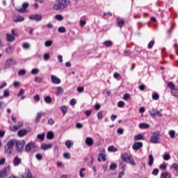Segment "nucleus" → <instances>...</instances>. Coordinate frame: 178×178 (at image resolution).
I'll return each mask as SVG.
<instances>
[{
  "mask_svg": "<svg viewBox=\"0 0 178 178\" xmlns=\"http://www.w3.org/2000/svg\"><path fill=\"white\" fill-rule=\"evenodd\" d=\"M70 5V0H56V3L54 5V10H65L67 6Z\"/></svg>",
  "mask_w": 178,
  "mask_h": 178,
  "instance_id": "1",
  "label": "nucleus"
},
{
  "mask_svg": "<svg viewBox=\"0 0 178 178\" xmlns=\"http://www.w3.org/2000/svg\"><path fill=\"white\" fill-rule=\"evenodd\" d=\"M121 158L124 162H127V163H130L132 166L136 165V161L133 159L131 155H129L127 153L122 154L121 155Z\"/></svg>",
  "mask_w": 178,
  "mask_h": 178,
  "instance_id": "2",
  "label": "nucleus"
},
{
  "mask_svg": "<svg viewBox=\"0 0 178 178\" xmlns=\"http://www.w3.org/2000/svg\"><path fill=\"white\" fill-rule=\"evenodd\" d=\"M26 142L24 140H15V148L17 152L19 154H22L23 152V149L24 148V145Z\"/></svg>",
  "mask_w": 178,
  "mask_h": 178,
  "instance_id": "3",
  "label": "nucleus"
},
{
  "mask_svg": "<svg viewBox=\"0 0 178 178\" xmlns=\"http://www.w3.org/2000/svg\"><path fill=\"white\" fill-rule=\"evenodd\" d=\"M159 138H161V134L159 131H156L153 133L150 138V143L152 144H159Z\"/></svg>",
  "mask_w": 178,
  "mask_h": 178,
  "instance_id": "4",
  "label": "nucleus"
},
{
  "mask_svg": "<svg viewBox=\"0 0 178 178\" xmlns=\"http://www.w3.org/2000/svg\"><path fill=\"white\" fill-rule=\"evenodd\" d=\"M15 144H16V139H11L7 143V148L6 149L7 154H12V150L13 149V147H15Z\"/></svg>",
  "mask_w": 178,
  "mask_h": 178,
  "instance_id": "5",
  "label": "nucleus"
},
{
  "mask_svg": "<svg viewBox=\"0 0 178 178\" xmlns=\"http://www.w3.org/2000/svg\"><path fill=\"white\" fill-rule=\"evenodd\" d=\"M9 175H10V165H9L0 170V177H8Z\"/></svg>",
  "mask_w": 178,
  "mask_h": 178,
  "instance_id": "6",
  "label": "nucleus"
},
{
  "mask_svg": "<svg viewBox=\"0 0 178 178\" xmlns=\"http://www.w3.org/2000/svg\"><path fill=\"white\" fill-rule=\"evenodd\" d=\"M34 148H35V143L29 142L25 146V152H27L29 154V152H31V151H33Z\"/></svg>",
  "mask_w": 178,
  "mask_h": 178,
  "instance_id": "7",
  "label": "nucleus"
},
{
  "mask_svg": "<svg viewBox=\"0 0 178 178\" xmlns=\"http://www.w3.org/2000/svg\"><path fill=\"white\" fill-rule=\"evenodd\" d=\"M13 65H17V62H16V60L13 58H10L7 60L6 62L5 63V67L8 69V67H11Z\"/></svg>",
  "mask_w": 178,
  "mask_h": 178,
  "instance_id": "8",
  "label": "nucleus"
},
{
  "mask_svg": "<svg viewBox=\"0 0 178 178\" xmlns=\"http://www.w3.org/2000/svg\"><path fill=\"white\" fill-rule=\"evenodd\" d=\"M149 115L152 116V118H154L156 116H159V118H162V114L161 112L152 108V110L149 111Z\"/></svg>",
  "mask_w": 178,
  "mask_h": 178,
  "instance_id": "9",
  "label": "nucleus"
},
{
  "mask_svg": "<svg viewBox=\"0 0 178 178\" xmlns=\"http://www.w3.org/2000/svg\"><path fill=\"white\" fill-rule=\"evenodd\" d=\"M23 126V122H18L17 125H13L10 126L9 127L10 131H17L18 129H20Z\"/></svg>",
  "mask_w": 178,
  "mask_h": 178,
  "instance_id": "10",
  "label": "nucleus"
},
{
  "mask_svg": "<svg viewBox=\"0 0 178 178\" xmlns=\"http://www.w3.org/2000/svg\"><path fill=\"white\" fill-rule=\"evenodd\" d=\"M140 148H143V142H136L132 145V149L134 151H138V149H140Z\"/></svg>",
  "mask_w": 178,
  "mask_h": 178,
  "instance_id": "11",
  "label": "nucleus"
},
{
  "mask_svg": "<svg viewBox=\"0 0 178 178\" xmlns=\"http://www.w3.org/2000/svg\"><path fill=\"white\" fill-rule=\"evenodd\" d=\"M29 19L31 20H35V22H41V20L42 19V17L41 16V15L35 14L29 16Z\"/></svg>",
  "mask_w": 178,
  "mask_h": 178,
  "instance_id": "12",
  "label": "nucleus"
},
{
  "mask_svg": "<svg viewBox=\"0 0 178 178\" xmlns=\"http://www.w3.org/2000/svg\"><path fill=\"white\" fill-rule=\"evenodd\" d=\"M13 163L14 166H19V165H21L22 163V158L19 157L18 156H16L14 157L13 160Z\"/></svg>",
  "mask_w": 178,
  "mask_h": 178,
  "instance_id": "13",
  "label": "nucleus"
},
{
  "mask_svg": "<svg viewBox=\"0 0 178 178\" xmlns=\"http://www.w3.org/2000/svg\"><path fill=\"white\" fill-rule=\"evenodd\" d=\"M29 8V3H24L22 4V8H16V10L18 11L19 13H24L26 12V9Z\"/></svg>",
  "mask_w": 178,
  "mask_h": 178,
  "instance_id": "14",
  "label": "nucleus"
},
{
  "mask_svg": "<svg viewBox=\"0 0 178 178\" xmlns=\"http://www.w3.org/2000/svg\"><path fill=\"white\" fill-rule=\"evenodd\" d=\"M13 20L15 22V23H20L22 22H24V17L17 15L13 17Z\"/></svg>",
  "mask_w": 178,
  "mask_h": 178,
  "instance_id": "15",
  "label": "nucleus"
},
{
  "mask_svg": "<svg viewBox=\"0 0 178 178\" xmlns=\"http://www.w3.org/2000/svg\"><path fill=\"white\" fill-rule=\"evenodd\" d=\"M51 83L53 84H60V79L55 75L51 76Z\"/></svg>",
  "mask_w": 178,
  "mask_h": 178,
  "instance_id": "16",
  "label": "nucleus"
},
{
  "mask_svg": "<svg viewBox=\"0 0 178 178\" xmlns=\"http://www.w3.org/2000/svg\"><path fill=\"white\" fill-rule=\"evenodd\" d=\"M85 143L88 147H92L94 144V139H92V138L88 137L86 138Z\"/></svg>",
  "mask_w": 178,
  "mask_h": 178,
  "instance_id": "17",
  "label": "nucleus"
},
{
  "mask_svg": "<svg viewBox=\"0 0 178 178\" xmlns=\"http://www.w3.org/2000/svg\"><path fill=\"white\" fill-rule=\"evenodd\" d=\"M42 116H45V113H44V112H40V113H38L37 114V117H36V119H35L36 123H40V122L41 118H42Z\"/></svg>",
  "mask_w": 178,
  "mask_h": 178,
  "instance_id": "18",
  "label": "nucleus"
},
{
  "mask_svg": "<svg viewBox=\"0 0 178 178\" xmlns=\"http://www.w3.org/2000/svg\"><path fill=\"white\" fill-rule=\"evenodd\" d=\"M97 161L99 162H101V161H103L104 162H105V161H106V155H105V154L104 153H99Z\"/></svg>",
  "mask_w": 178,
  "mask_h": 178,
  "instance_id": "19",
  "label": "nucleus"
},
{
  "mask_svg": "<svg viewBox=\"0 0 178 178\" xmlns=\"http://www.w3.org/2000/svg\"><path fill=\"white\" fill-rule=\"evenodd\" d=\"M118 27H123L124 26V20L122 18H117Z\"/></svg>",
  "mask_w": 178,
  "mask_h": 178,
  "instance_id": "20",
  "label": "nucleus"
},
{
  "mask_svg": "<svg viewBox=\"0 0 178 178\" xmlns=\"http://www.w3.org/2000/svg\"><path fill=\"white\" fill-rule=\"evenodd\" d=\"M7 41H8V42H13V41H15V36H13V35L8 33L7 35Z\"/></svg>",
  "mask_w": 178,
  "mask_h": 178,
  "instance_id": "21",
  "label": "nucleus"
},
{
  "mask_svg": "<svg viewBox=\"0 0 178 178\" xmlns=\"http://www.w3.org/2000/svg\"><path fill=\"white\" fill-rule=\"evenodd\" d=\"M135 141H138L140 140H145V138L144 137V135L142 134H139L134 136Z\"/></svg>",
  "mask_w": 178,
  "mask_h": 178,
  "instance_id": "22",
  "label": "nucleus"
},
{
  "mask_svg": "<svg viewBox=\"0 0 178 178\" xmlns=\"http://www.w3.org/2000/svg\"><path fill=\"white\" fill-rule=\"evenodd\" d=\"M17 134H18L19 137H24V136H26V134H27V130L21 129V130L18 131Z\"/></svg>",
  "mask_w": 178,
  "mask_h": 178,
  "instance_id": "23",
  "label": "nucleus"
},
{
  "mask_svg": "<svg viewBox=\"0 0 178 178\" xmlns=\"http://www.w3.org/2000/svg\"><path fill=\"white\" fill-rule=\"evenodd\" d=\"M148 159H149L148 165L149 166L151 167L154 165V156L152 154H149Z\"/></svg>",
  "mask_w": 178,
  "mask_h": 178,
  "instance_id": "24",
  "label": "nucleus"
},
{
  "mask_svg": "<svg viewBox=\"0 0 178 178\" xmlns=\"http://www.w3.org/2000/svg\"><path fill=\"white\" fill-rule=\"evenodd\" d=\"M73 141L70 140H67L65 142V145L67 147V148H68V149H70L71 147H73Z\"/></svg>",
  "mask_w": 178,
  "mask_h": 178,
  "instance_id": "25",
  "label": "nucleus"
},
{
  "mask_svg": "<svg viewBox=\"0 0 178 178\" xmlns=\"http://www.w3.org/2000/svg\"><path fill=\"white\" fill-rule=\"evenodd\" d=\"M104 44L106 48H111V47L113 45V42L111 40H106L104 42Z\"/></svg>",
  "mask_w": 178,
  "mask_h": 178,
  "instance_id": "26",
  "label": "nucleus"
},
{
  "mask_svg": "<svg viewBox=\"0 0 178 178\" xmlns=\"http://www.w3.org/2000/svg\"><path fill=\"white\" fill-rule=\"evenodd\" d=\"M50 148H52V145L51 144H44L42 145V149H49Z\"/></svg>",
  "mask_w": 178,
  "mask_h": 178,
  "instance_id": "27",
  "label": "nucleus"
},
{
  "mask_svg": "<svg viewBox=\"0 0 178 178\" xmlns=\"http://www.w3.org/2000/svg\"><path fill=\"white\" fill-rule=\"evenodd\" d=\"M149 124L146 123H140L139 124V128L140 129H149Z\"/></svg>",
  "mask_w": 178,
  "mask_h": 178,
  "instance_id": "28",
  "label": "nucleus"
},
{
  "mask_svg": "<svg viewBox=\"0 0 178 178\" xmlns=\"http://www.w3.org/2000/svg\"><path fill=\"white\" fill-rule=\"evenodd\" d=\"M63 92V88L60 86L57 87V91L56 92V95H60Z\"/></svg>",
  "mask_w": 178,
  "mask_h": 178,
  "instance_id": "29",
  "label": "nucleus"
},
{
  "mask_svg": "<svg viewBox=\"0 0 178 178\" xmlns=\"http://www.w3.org/2000/svg\"><path fill=\"white\" fill-rule=\"evenodd\" d=\"M47 138H48V140H54V132L49 131L47 134Z\"/></svg>",
  "mask_w": 178,
  "mask_h": 178,
  "instance_id": "30",
  "label": "nucleus"
},
{
  "mask_svg": "<svg viewBox=\"0 0 178 178\" xmlns=\"http://www.w3.org/2000/svg\"><path fill=\"white\" fill-rule=\"evenodd\" d=\"M160 178H170V174L169 172H163Z\"/></svg>",
  "mask_w": 178,
  "mask_h": 178,
  "instance_id": "31",
  "label": "nucleus"
},
{
  "mask_svg": "<svg viewBox=\"0 0 178 178\" xmlns=\"http://www.w3.org/2000/svg\"><path fill=\"white\" fill-rule=\"evenodd\" d=\"M44 102L46 104H51L52 102V98H51V96H47L44 97Z\"/></svg>",
  "mask_w": 178,
  "mask_h": 178,
  "instance_id": "32",
  "label": "nucleus"
},
{
  "mask_svg": "<svg viewBox=\"0 0 178 178\" xmlns=\"http://www.w3.org/2000/svg\"><path fill=\"white\" fill-rule=\"evenodd\" d=\"M108 151L110 152H116L118 151V149L115 147V146H109L108 147Z\"/></svg>",
  "mask_w": 178,
  "mask_h": 178,
  "instance_id": "33",
  "label": "nucleus"
},
{
  "mask_svg": "<svg viewBox=\"0 0 178 178\" xmlns=\"http://www.w3.org/2000/svg\"><path fill=\"white\" fill-rule=\"evenodd\" d=\"M154 45H155V40H151L147 45V48L149 49H152V47H154Z\"/></svg>",
  "mask_w": 178,
  "mask_h": 178,
  "instance_id": "34",
  "label": "nucleus"
},
{
  "mask_svg": "<svg viewBox=\"0 0 178 178\" xmlns=\"http://www.w3.org/2000/svg\"><path fill=\"white\" fill-rule=\"evenodd\" d=\"M30 43L29 42H25L22 44V47L24 48V49H30Z\"/></svg>",
  "mask_w": 178,
  "mask_h": 178,
  "instance_id": "35",
  "label": "nucleus"
},
{
  "mask_svg": "<svg viewBox=\"0 0 178 178\" xmlns=\"http://www.w3.org/2000/svg\"><path fill=\"white\" fill-rule=\"evenodd\" d=\"M171 94L173 97H176V98H178V90L177 89H174L172 92Z\"/></svg>",
  "mask_w": 178,
  "mask_h": 178,
  "instance_id": "36",
  "label": "nucleus"
},
{
  "mask_svg": "<svg viewBox=\"0 0 178 178\" xmlns=\"http://www.w3.org/2000/svg\"><path fill=\"white\" fill-rule=\"evenodd\" d=\"M60 108L63 115H66V113H67V107L66 106H63Z\"/></svg>",
  "mask_w": 178,
  "mask_h": 178,
  "instance_id": "37",
  "label": "nucleus"
},
{
  "mask_svg": "<svg viewBox=\"0 0 178 178\" xmlns=\"http://www.w3.org/2000/svg\"><path fill=\"white\" fill-rule=\"evenodd\" d=\"M168 88H170V90H172L173 91V90H175V84L173 83V82H169L168 83Z\"/></svg>",
  "mask_w": 178,
  "mask_h": 178,
  "instance_id": "38",
  "label": "nucleus"
},
{
  "mask_svg": "<svg viewBox=\"0 0 178 178\" xmlns=\"http://www.w3.org/2000/svg\"><path fill=\"white\" fill-rule=\"evenodd\" d=\"M52 44H53L52 40H47L44 42L45 47H52Z\"/></svg>",
  "mask_w": 178,
  "mask_h": 178,
  "instance_id": "39",
  "label": "nucleus"
},
{
  "mask_svg": "<svg viewBox=\"0 0 178 178\" xmlns=\"http://www.w3.org/2000/svg\"><path fill=\"white\" fill-rule=\"evenodd\" d=\"M58 33H66V28H65V26H60L58 28Z\"/></svg>",
  "mask_w": 178,
  "mask_h": 178,
  "instance_id": "40",
  "label": "nucleus"
},
{
  "mask_svg": "<svg viewBox=\"0 0 178 178\" xmlns=\"http://www.w3.org/2000/svg\"><path fill=\"white\" fill-rule=\"evenodd\" d=\"M37 137L39 140H41V141H42L45 139V134H38Z\"/></svg>",
  "mask_w": 178,
  "mask_h": 178,
  "instance_id": "41",
  "label": "nucleus"
},
{
  "mask_svg": "<svg viewBox=\"0 0 178 178\" xmlns=\"http://www.w3.org/2000/svg\"><path fill=\"white\" fill-rule=\"evenodd\" d=\"M118 168V164L115 163H112L110 165V170H115Z\"/></svg>",
  "mask_w": 178,
  "mask_h": 178,
  "instance_id": "42",
  "label": "nucleus"
},
{
  "mask_svg": "<svg viewBox=\"0 0 178 178\" xmlns=\"http://www.w3.org/2000/svg\"><path fill=\"white\" fill-rule=\"evenodd\" d=\"M56 19L58 20V22H62V20H63V16H62V15L58 14L56 15Z\"/></svg>",
  "mask_w": 178,
  "mask_h": 178,
  "instance_id": "43",
  "label": "nucleus"
},
{
  "mask_svg": "<svg viewBox=\"0 0 178 178\" xmlns=\"http://www.w3.org/2000/svg\"><path fill=\"white\" fill-rule=\"evenodd\" d=\"M31 73V74H38V73H40V70L38 68L33 69Z\"/></svg>",
  "mask_w": 178,
  "mask_h": 178,
  "instance_id": "44",
  "label": "nucleus"
},
{
  "mask_svg": "<svg viewBox=\"0 0 178 178\" xmlns=\"http://www.w3.org/2000/svg\"><path fill=\"white\" fill-rule=\"evenodd\" d=\"M24 177L25 178H31L32 177L31 172H30V170H28V172L24 173Z\"/></svg>",
  "mask_w": 178,
  "mask_h": 178,
  "instance_id": "45",
  "label": "nucleus"
},
{
  "mask_svg": "<svg viewBox=\"0 0 178 178\" xmlns=\"http://www.w3.org/2000/svg\"><path fill=\"white\" fill-rule=\"evenodd\" d=\"M44 60H49L51 58V55H49V53H47L43 56Z\"/></svg>",
  "mask_w": 178,
  "mask_h": 178,
  "instance_id": "46",
  "label": "nucleus"
},
{
  "mask_svg": "<svg viewBox=\"0 0 178 178\" xmlns=\"http://www.w3.org/2000/svg\"><path fill=\"white\" fill-rule=\"evenodd\" d=\"M163 158L164 161H169V159H170V154H165L163 156Z\"/></svg>",
  "mask_w": 178,
  "mask_h": 178,
  "instance_id": "47",
  "label": "nucleus"
},
{
  "mask_svg": "<svg viewBox=\"0 0 178 178\" xmlns=\"http://www.w3.org/2000/svg\"><path fill=\"white\" fill-rule=\"evenodd\" d=\"M83 172H86V168H83L79 171L80 177H84L85 175L83 173Z\"/></svg>",
  "mask_w": 178,
  "mask_h": 178,
  "instance_id": "48",
  "label": "nucleus"
},
{
  "mask_svg": "<svg viewBox=\"0 0 178 178\" xmlns=\"http://www.w3.org/2000/svg\"><path fill=\"white\" fill-rule=\"evenodd\" d=\"M86 24H87V22L86 20H80L79 21V26L81 27H84V26H86Z\"/></svg>",
  "mask_w": 178,
  "mask_h": 178,
  "instance_id": "49",
  "label": "nucleus"
},
{
  "mask_svg": "<svg viewBox=\"0 0 178 178\" xmlns=\"http://www.w3.org/2000/svg\"><path fill=\"white\" fill-rule=\"evenodd\" d=\"M35 83H42V78H41L40 76H35Z\"/></svg>",
  "mask_w": 178,
  "mask_h": 178,
  "instance_id": "50",
  "label": "nucleus"
},
{
  "mask_svg": "<svg viewBox=\"0 0 178 178\" xmlns=\"http://www.w3.org/2000/svg\"><path fill=\"white\" fill-rule=\"evenodd\" d=\"M175 134H176V132L173 130H171L169 131V136L171 138H173Z\"/></svg>",
  "mask_w": 178,
  "mask_h": 178,
  "instance_id": "51",
  "label": "nucleus"
},
{
  "mask_svg": "<svg viewBox=\"0 0 178 178\" xmlns=\"http://www.w3.org/2000/svg\"><path fill=\"white\" fill-rule=\"evenodd\" d=\"M54 123H55V120H54V119L52 118H49L47 120V124H49L50 126H52Z\"/></svg>",
  "mask_w": 178,
  "mask_h": 178,
  "instance_id": "52",
  "label": "nucleus"
},
{
  "mask_svg": "<svg viewBox=\"0 0 178 178\" xmlns=\"http://www.w3.org/2000/svg\"><path fill=\"white\" fill-rule=\"evenodd\" d=\"M18 74L19 76H24V74H26V70H20L18 72Z\"/></svg>",
  "mask_w": 178,
  "mask_h": 178,
  "instance_id": "53",
  "label": "nucleus"
},
{
  "mask_svg": "<svg viewBox=\"0 0 178 178\" xmlns=\"http://www.w3.org/2000/svg\"><path fill=\"white\" fill-rule=\"evenodd\" d=\"M10 95V93L9 92V90L6 89L4 90L3 97H9Z\"/></svg>",
  "mask_w": 178,
  "mask_h": 178,
  "instance_id": "54",
  "label": "nucleus"
},
{
  "mask_svg": "<svg viewBox=\"0 0 178 178\" xmlns=\"http://www.w3.org/2000/svg\"><path fill=\"white\" fill-rule=\"evenodd\" d=\"M35 158H36V159H38V161H42V154H37L35 155Z\"/></svg>",
  "mask_w": 178,
  "mask_h": 178,
  "instance_id": "55",
  "label": "nucleus"
},
{
  "mask_svg": "<svg viewBox=\"0 0 178 178\" xmlns=\"http://www.w3.org/2000/svg\"><path fill=\"white\" fill-rule=\"evenodd\" d=\"M158 173H159V170H158L157 168H155V169L152 171V175H153V176H158Z\"/></svg>",
  "mask_w": 178,
  "mask_h": 178,
  "instance_id": "56",
  "label": "nucleus"
},
{
  "mask_svg": "<svg viewBox=\"0 0 178 178\" xmlns=\"http://www.w3.org/2000/svg\"><path fill=\"white\" fill-rule=\"evenodd\" d=\"M172 169L175 170L178 173V164L177 163H174L172 166Z\"/></svg>",
  "mask_w": 178,
  "mask_h": 178,
  "instance_id": "57",
  "label": "nucleus"
},
{
  "mask_svg": "<svg viewBox=\"0 0 178 178\" xmlns=\"http://www.w3.org/2000/svg\"><path fill=\"white\" fill-rule=\"evenodd\" d=\"M76 104H77V102H76V99H71L70 102V104L72 106L76 105Z\"/></svg>",
  "mask_w": 178,
  "mask_h": 178,
  "instance_id": "58",
  "label": "nucleus"
},
{
  "mask_svg": "<svg viewBox=\"0 0 178 178\" xmlns=\"http://www.w3.org/2000/svg\"><path fill=\"white\" fill-rule=\"evenodd\" d=\"M152 98L154 100L159 99V95L158 93H155L152 95Z\"/></svg>",
  "mask_w": 178,
  "mask_h": 178,
  "instance_id": "59",
  "label": "nucleus"
},
{
  "mask_svg": "<svg viewBox=\"0 0 178 178\" xmlns=\"http://www.w3.org/2000/svg\"><path fill=\"white\" fill-rule=\"evenodd\" d=\"M92 113V110H87L85 111V115H86V116L88 118V116H90V115H91Z\"/></svg>",
  "mask_w": 178,
  "mask_h": 178,
  "instance_id": "60",
  "label": "nucleus"
},
{
  "mask_svg": "<svg viewBox=\"0 0 178 178\" xmlns=\"http://www.w3.org/2000/svg\"><path fill=\"white\" fill-rule=\"evenodd\" d=\"M64 158H65V159H70V153H65L63 155Z\"/></svg>",
  "mask_w": 178,
  "mask_h": 178,
  "instance_id": "61",
  "label": "nucleus"
},
{
  "mask_svg": "<svg viewBox=\"0 0 178 178\" xmlns=\"http://www.w3.org/2000/svg\"><path fill=\"white\" fill-rule=\"evenodd\" d=\"M103 118L104 116L102 115V112H99L97 113V119H99V120H101Z\"/></svg>",
  "mask_w": 178,
  "mask_h": 178,
  "instance_id": "62",
  "label": "nucleus"
},
{
  "mask_svg": "<svg viewBox=\"0 0 178 178\" xmlns=\"http://www.w3.org/2000/svg\"><path fill=\"white\" fill-rule=\"evenodd\" d=\"M124 105V102H123V101H120L118 103V108H123Z\"/></svg>",
  "mask_w": 178,
  "mask_h": 178,
  "instance_id": "63",
  "label": "nucleus"
},
{
  "mask_svg": "<svg viewBox=\"0 0 178 178\" xmlns=\"http://www.w3.org/2000/svg\"><path fill=\"white\" fill-rule=\"evenodd\" d=\"M78 92H84V87H79L77 88Z\"/></svg>",
  "mask_w": 178,
  "mask_h": 178,
  "instance_id": "64",
  "label": "nucleus"
}]
</instances>
